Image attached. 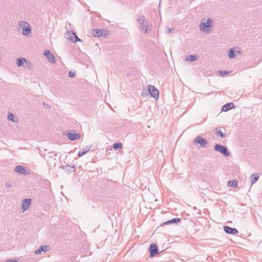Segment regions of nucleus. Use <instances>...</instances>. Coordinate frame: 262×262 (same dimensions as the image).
I'll return each instance as SVG.
<instances>
[{"instance_id":"dca6fc26","label":"nucleus","mask_w":262,"mask_h":262,"mask_svg":"<svg viewBox=\"0 0 262 262\" xmlns=\"http://www.w3.org/2000/svg\"><path fill=\"white\" fill-rule=\"evenodd\" d=\"M235 108V105L233 102H229L224 104L222 107V112H227Z\"/></svg>"},{"instance_id":"1a4fd4ad","label":"nucleus","mask_w":262,"mask_h":262,"mask_svg":"<svg viewBox=\"0 0 262 262\" xmlns=\"http://www.w3.org/2000/svg\"><path fill=\"white\" fill-rule=\"evenodd\" d=\"M194 142L195 143L200 144L201 147H205L207 143V140L200 136L195 137L194 139Z\"/></svg>"},{"instance_id":"c85d7f7f","label":"nucleus","mask_w":262,"mask_h":262,"mask_svg":"<svg viewBox=\"0 0 262 262\" xmlns=\"http://www.w3.org/2000/svg\"><path fill=\"white\" fill-rule=\"evenodd\" d=\"M220 73L221 75L223 76L228 74L230 72L228 71H221Z\"/></svg>"},{"instance_id":"5701e85b","label":"nucleus","mask_w":262,"mask_h":262,"mask_svg":"<svg viewBox=\"0 0 262 262\" xmlns=\"http://www.w3.org/2000/svg\"><path fill=\"white\" fill-rule=\"evenodd\" d=\"M215 134L217 136H219L222 138L225 137V134L221 131L220 127H216L215 128Z\"/></svg>"},{"instance_id":"393cba45","label":"nucleus","mask_w":262,"mask_h":262,"mask_svg":"<svg viewBox=\"0 0 262 262\" xmlns=\"http://www.w3.org/2000/svg\"><path fill=\"white\" fill-rule=\"evenodd\" d=\"M238 182L236 180H230L228 182V185L230 187H236Z\"/></svg>"},{"instance_id":"473e14b6","label":"nucleus","mask_w":262,"mask_h":262,"mask_svg":"<svg viewBox=\"0 0 262 262\" xmlns=\"http://www.w3.org/2000/svg\"><path fill=\"white\" fill-rule=\"evenodd\" d=\"M5 185H6L7 188H10L11 187V185H10V184L9 183H6Z\"/></svg>"},{"instance_id":"72a5a7b5","label":"nucleus","mask_w":262,"mask_h":262,"mask_svg":"<svg viewBox=\"0 0 262 262\" xmlns=\"http://www.w3.org/2000/svg\"><path fill=\"white\" fill-rule=\"evenodd\" d=\"M144 95H148V94H147V92L146 91L145 94L144 93V92H143V93H142V96H144Z\"/></svg>"},{"instance_id":"f03ea898","label":"nucleus","mask_w":262,"mask_h":262,"mask_svg":"<svg viewBox=\"0 0 262 262\" xmlns=\"http://www.w3.org/2000/svg\"><path fill=\"white\" fill-rule=\"evenodd\" d=\"M137 21L140 25V28L145 33L147 32V30L150 29L151 27L148 25V23L146 20V18L144 16L140 15L138 16L137 18Z\"/></svg>"},{"instance_id":"6ab92c4d","label":"nucleus","mask_w":262,"mask_h":262,"mask_svg":"<svg viewBox=\"0 0 262 262\" xmlns=\"http://www.w3.org/2000/svg\"><path fill=\"white\" fill-rule=\"evenodd\" d=\"M91 148V146H86L84 148H83L78 152L77 156L79 157H82L88 152L90 150Z\"/></svg>"},{"instance_id":"6e6552de","label":"nucleus","mask_w":262,"mask_h":262,"mask_svg":"<svg viewBox=\"0 0 262 262\" xmlns=\"http://www.w3.org/2000/svg\"><path fill=\"white\" fill-rule=\"evenodd\" d=\"M149 252L150 253V257H152L157 254L158 253V248L157 245L155 243L151 244L149 248Z\"/></svg>"},{"instance_id":"f3484780","label":"nucleus","mask_w":262,"mask_h":262,"mask_svg":"<svg viewBox=\"0 0 262 262\" xmlns=\"http://www.w3.org/2000/svg\"><path fill=\"white\" fill-rule=\"evenodd\" d=\"M49 250L48 246L46 245L41 246L39 249L35 251V254H40L41 252H46Z\"/></svg>"},{"instance_id":"7c9ffc66","label":"nucleus","mask_w":262,"mask_h":262,"mask_svg":"<svg viewBox=\"0 0 262 262\" xmlns=\"http://www.w3.org/2000/svg\"><path fill=\"white\" fill-rule=\"evenodd\" d=\"M69 165H67L66 166H64V165H61L60 168L63 169H66V168L69 167Z\"/></svg>"},{"instance_id":"a878e982","label":"nucleus","mask_w":262,"mask_h":262,"mask_svg":"<svg viewBox=\"0 0 262 262\" xmlns=\"http://www.w3.org/2000/svg\"><path fill=\"white\" fill-rule=\"evenodd\" d=\"M113 148L115 150L121 149L122 148V144L120 142L115 143L113 145Z\"/></svg>"},{"instance_id":"7ed1b4c3","label":"nucleus","mask_w":262,"mask_h":262,"mask_svg":"<svg viewBox=\"0 0 262 262\" xmlns=\"http://www.w3.org/2000/svg\"><path fill=\"white\" fill-rule=\"evenodd\" d=\"M214 149L216 151H218L225 157H229L230 156V152L228 150V148L221 144H217L214 145Z\"/></svg>"},{"instance_id":"39448f33","label":"nucleus","mask_w":262,"mask_h":262,"mask_svg":"<svg viewBox=\"0 0 262 262\" xmlns=\"http://www.w3.org/2000/svg\"><path fill=\"white\" fill-rule=\"evenodd\" d=\"M147 87V91L150 96L153 97L155 100H158L159 97V90L154 85H148Z\"/></svg>"},{"instance_id":"c756f323","label":"nucleus","mask_w":262,"mask_h":262,"mask_svg":"<svg viewBox=\"0 0 262 262\" xmlns=\"http://www.w3.org/2000/svg\"><path fill=\"white\" fill-rule=\"evenodd\" d=\"M68 76L70 78H73L75 76V74L74 72H73L72 71H70L68 73Z\"/></svg>"},{"instance_id":"9b49d317","label":"nucleus","mask_w":262,"mask_h":262,"mask_svg":"<svg viewBox=\"0 0 262 262\" xmlns=\"http://www.w3.org/2000/svg\"><path fill=\"white\" fill-rule=\"evenodd\" d=\"M81 137V135L79 133H76L75 131L71 133L69 132L67 133V137L70 141H75L79 139Z\"/></svg>"},{"instance_id":"4be33fe9","label":"nucleus","mask_w":262,"mask_h":262,"mask_svg":"<svg viewBox=\"0 0 262 262\" xmlns=\"http://www.w3.org/2000/svg\"><path fill=\"white\" fill-rule=\"evenodd\" d=\"M26 62L27 60L26 58L23 57L18 58L16 60V64L18 67L23 66L24 64Z\"/></svg>"},{"instance_id":"cd10ccee","label":"nucleus","mask_w":262,"mask_h":262,"mask_svg":"<svg viewBox=\"0 0 262 262\" xmlns=\"http://www.w3.org/2000/svg\"><path fill=\"white\" fill-rule=\"evenodd\" d=\"M174 30V28H169L168 27H165V31L167 34L171 33Z\"/></svg>"},{"instance_id":"f8f14e48","label":"nucleus","mask_w":262,"mask_h":262,"mask_svg":"<svg viewBox=\"0 0 262 262\" xmlns=\"http://www.w3.org/2000/svg\"><path fill=\"white\" fill-rule=\"evenodd\" d=\"M32 200L31 199H25L22 201V209L23 212L27 210L31 205Z\"/></svg>"},{"instance_id":"a211bd4d","label":"nucleus","mask_w":262,"mask_h":262,"mask_svg":"<svg viewBox=\"0 0 262 262\" xmlns=\"http://www.w3.org/2000/svg\"><path fill=\"white\" fill-rule=\"evenodd\" d=\"M181 221V219L179 217L173 218L171 220H170L169 221H167L165 222H164L163 225H169L171 224H178L180 223Z\"/></svg>"},{"instance_id":"b1692460","label":"nucleus","mask_w":262,"mask_h":262,"mask_svg":"<svg viewBox=\"0 0 262 262\" xmlns=\"http://www.w3.org/2000/svg\"><path fill=\"white\" fill-rule=\"evenodd\" d=\"M8 119L14 123H16L18 121V119H15L14 114L11 112L8 113Z\"/></svg>"},{"instance_id":"0eeeda50","label":"nucleus","mask_w":262,"mask_h":262,"mask_svg":"<svg viewBox=\"0 0 262 262\" xmlns=\"http://www.w3.org/2000/svg\"><path fill=\"white\" fill-rule=\"evenodd\" d=\"M66 38L73 42H76L77 41L82 42L81 39L78 38L76 33L73 31H71V32L70 31L68 32Z\"/></svg>"},{"instance_id":"9d476101","label":"nucleus","mask_w":262,"mask_h":262,"mask_svg":"<svg viewBox=\"0 0 262 262\" xmlns=\"http://www.w3.org/2000/svg\"><path fill=\"white\" fill-rule=\"evenodd\" d=\"M241 54V51L236 50L235 48L229 49L228 52V56L230 59L234 58L236 55H240Z\"/></svg>"},{"instance_id":"aec40b11","label":"nucleus","mask_w":262,"mask_h":262,"mask_svg":"<svg viewBox=\"0 0 262 262\" xmlns=\"http://www.w3.org/2000/svg\"><path fill=\"white\" fill-rule=\"evenodd\" d=\"M259 179L258 174L255 172L253 173L250 177V180L251 184H253L256 183Z\"/></svg>"},{"instance_id":"2f4dec72","label":"nucleus","mask_w":262,"mask_h":262,"mask_svg":"<svg viewBox=\"0 0 262 262\" xmlns=\"http://www.w3.org/2000/svg\"><path fill=\"white\" fill-rule=\"evenodd\" d=\"M6 262H18V261L15 259H8Z\"/></svg>"},{"instance_id":"f257e3e1","label":"nucleus","mask_w":262,"mask_h":262,"mask_svg":"<svg viewBox=\"0 0 262 262\" xmlns=\"http://www.w3.org/2000/svg\"><path fill=\"white\" fill-rule=\"evenodd\" d=\"M205 20V18H203L199 26L200 29L203 33L209 34L212 31L213 21L209 18L205 22H203Z\"/></svg>"},{"instance_id":"ddd939ff","label":"nucleus","mask_w":262,"mask_h":262,"mask_svg":"<svg viewBox=\"0 0 262 262\" xmlns=\"http://www.w3.org/2000/svg\"><path fill=\"white\" fill-rule=\"evenodd\" d=\"M223 228L226 233L235 235L238 233V230L236 228H232L228 226H224Z\"/></svg>"},{"instance_id":"20e7f679","label":"nucleus","mask_w":262,"mask_h":262,"mask_svg":"<svg viewBox=\"0 0 262 262\" xmlns=\"http://www.w3.org/2000/svg\"><path fill=\"white\" fill-rule=\"evenodd\" d=\"M20 27L22 29V34L28 36L31 33V28L30 25L25 21H20L19 23Z\"/></svg>"},{"instance_id":"2eb2a0df","label":"nucleus","mask_w":262,"mask_h":262,"mask_svg":"<svg viewBox=\"0 0 262 262\" xmlns=\"http://www.w3.org/2000/svg\"><path fill=\"white\" fill-rule=\"evenodd\" d=\"M43 55L47 57L49 62L53 63H55V58L49 50H46L44 52Z\"/></svg>"},{"instance_id":"423d86ee","label":"nucleus","mask_w":262,"mask_h":262,"mask_svg":"<svg viewBox=\"0 0 262 262\" xmlns=\"http://www.w3.org/2000/svg\"><path fill=\"white\" fill-rule=\"evenodd\" d=\"M92 34L95 37H106L108 34L106 30L104 29H93Z\"/></svg>"},{"instance_id":"412c9836","label":"nucleus","mask_w":262,"mask_h":262,"mask_svg":"<svg viewBox=\"0 0 262 262\" xmlns=\"http://www.w3.org/2000/svg\"><path fill=\"white\" fill-rule=\"evenodd\" d=\"M199 58V57L196 55H190L186 57V61H189L190 62L194 61L196 60H198Z\"/></svg>"},{"instance_id":"4468645a","label":"nucleus","mask_w":262,"mask_h":262,"mask_svg":"<svg viewBox=\"0 0 262 262\" xmlns=\"http://www.w3.org/2000/svg\"><path fill=\"white\" fill-rule=\"evenodd\" d=\"M14 171L20 174L26 175L28 173L27 172V168L22 165H17L15 167Z\"/></svg>"},{"instance_id":"bb28decb","label":"nucleus","mask_w":262,"mask_h":262,"mask_svg":"<svg viewBox=\"0 0 262 262\" xmlns=\"http://www.w3.org/2000/svg\"><path fill=\"white\" fill-rule=\"evenodd\" d=\"M68 169L66 168V171L68 173H71L72 172H75V166L73 165L72 167L69 166Z\"/></svg>"}]
</instances>
